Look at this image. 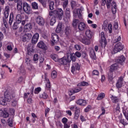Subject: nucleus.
<instances>
[{
	"label": "nucleus",
	"mask_w": 128,
	"mask_h": 128,
	"mask_svg": "<svg viewBox=\"0 0 128 128\" xmlns=\"http://www.w3.org/2000/svg\"><path fill=\"white\" fill-rule=\"evenodd\" d=\"M104 96H106V94L104 92H101L98 94V96L97 97V100H102V98H104Z\"/></svg>",
	"instance_id": "obj_36"
},
{
	"label": "nucleus",
	"mask_w": 128,
	"mask_h": 128,
	"mask_svg": "<svg viewBox=\"0 0 128 128\" xmlns=\"http://www.w3.org/2000/svg\"><path fill=\"white\" fill-rule=\"evenodd\" d=\"M38 38H40V34H38V33H36L32 38V44H36L38 42Z\"/></svg>",
	"instance_id": "obj_18"
},
{
	"label": "nucleus",
	"mask_w": 128,
	"mask_h": 128,
	"mask_svg": "<svg viewBox=\"0 0 128 128\" xmlns=\"http://www.w3.org/2000/svg\"><path fill=\"white\" fill-rule=\"evenodd\" d=\"M68 54V56H70V59H68V60H70V62H76V56L74 54H67V55Z\"/></svg>",
	"instance_id": "obj_30"
},
{
	"label": "nucleus",
	"mask_w": 128,
	"mask_h": 128,
	"mask_svg": "<svg viewBox=\"0 0 128 128\" xmlns=\"http://www.w3.org/2000/svg\"><path fill=\"white\" fill-rule=\"evenodd\" d=\"M71 32L72 30H70V27L66 26L65 30V34L66 36H68Z\"/></svg>",
	"instance_id": "obj_41"
},
{
	"label": "nucleus",
	"mask_w": 128,
	"mask_h": 128,
	"mask_svg": "<svg viewBox=\"0 0 128 128\" xmlns=\"http://www.w3.org/2000/svg\"><path fill=\"white\" fill-rule=\"evenodd\" d=\"M66 14L67 18H70V8H66Z\"/></svg>",
	"instance_id": "obj_40"
},
{
	"label": "nucleus",
	"mask_w": 128,
	"mask_h": 128,
	"mask_svg": "<svg viewBox=\"0 0 128 128\" xmlns=\"http://www.w3.org/2000/svg\"><path fill=\"white\" fill-rule=\"evenodd\" d=\"M110 98L112 102H113L114 104H117V102H118V100H120L118 96H114L112 95L110 96Z\"/></svg>",
	"instance_id": "obj_32"
},
{
	"label": "nucleus",
	"mask_w": 128,
	"mask_h": 128,
	"mask_svg": "<svg viewBox=\"0 0 128 128\" xmlns=\"http://www.w3.org/2000/svg\"><path fill=\"white\" fill-rule=\"evenodd\" d=\"M89 54L92 60H96V52L93 48L90 50Z\"/></svg>",
	"instance_id": "obj_24"
},
{
	"label": "nucleus",
	"mask_w": 128,
	"mask_h": 128,
	"mask_svg": "<svg viewBox=\"0 0 128 128\" xmlns=\"http://www.w3.org/2000/svg\"><path fill=\"white\" fill-rule=\"evenodd\" d=\"M80 24V20L78 19H74L72 21V26L74 28H76L78 27V24Z\"/></svg>",
	"instance_id": "obj_26"
},
{
	"label": "nucleus",
	"mask_w": 128,
	"mask_h": 128,
	"mask_svg": "<svg viewBox=\"0 0 128 128\" xmlns=\"http://www.w3.org/2000/svg\"><path fill=\"white\" fill-rule=\"evenodd\" d=\"M124 76H120L118 78L116 83V87L117 88H120L124 86Z\"/></svg>",
	"instance_id": "obj_6"
},
{
	"label": "nucleus",
	"mask_w": 128,
	"mask_h": 128,
	"mask_svg": "<svg viewBox=\"0 0 128 128\" xmlns=\"http://www.w3.org/2000/svg\"><path fill=\"white\" fill-rule=\"evenodd\" d=\"M108 78L110 84H114V72L109 71L108 72Z\"/></svg>",
	"instance_id": "obj_16"
},
{
	"label": "nucleus",
	"mask_w": 128,
	"mask_h": 128,
	"mask_svg": "<svg viewBox=\"0 0 128 128\" xmlns=\"http://www.w3.org/2000/svg\"><path fill=\"white\" fill-rule=\"evenodd\" d=\"M48 18L50 20V24L54 26V24L56 22V18L62 20V16H64V11L62 8L58 10H54L49 11Z\"/></svg>",
	"instance_id": "obj_1"
},
{
	"label": "nucleus",
	"mask_w": 128,
	"mask_h": 128,
	"mask_svg": "<svg viewBox=\"0 0 128 128\" xmlns=\"http://www.w3.org/2000/svg\"><path fill=\"white\" fill-rule=\"evenodd\" d=\"M68 54H67V58L66 57H63L61 58H60L58 60V62L60 64H62V66H66L68 64H70V60H68Z\"/></svg>",
	"instance_id": "obj_5"
},
{
	"label": "nucleus",
	"mask_w": 128,
	"mask_h": 128,
	"mask_svg": "<svg viewBox=\"0 0 128 128\" xmlns=\"http://www.w3.org/2000/svg\"><path fill=\"white\" fill-rule=\"evenodd\" d=\"M33 60L34 62H36V60H38V54H34Z\"/></svg>",
	"instance_id": "obj_58"
},
{
	"label": "nucleus",
	"mask_w": 128,
	"mask_h": 128,
	"mask_svg": "<svg viewBox=\"0 0 128 128\" xmlns=\"http://www.w3.org/2000/svg\"><path fill=\"white\" fill-rule=\"evenodd\" d=\"M92 110V106L88 105L86 106V108L84 109V112H88Z\"/></svg>",
	"instance_id": "obj_51"
},
{
	"label": "nucleus",
	"mask_w": 128,
	"mask_h": 128,
	"mask_svg": "<svg viewBox=\"0 0 128 128\" xmlns=\"http://www.w3.org/2000/svg\"><path fill=\"white\" fill-rule=\"evenodd\" d=\"M32 28V23L26 24L24 27V32H30Z\"/></svg>",
	"instance_id": "obj_15"
},
{
	"label": "nucleus",
	"mask_w": 128,
	"mask_h": 128,
	"mask_svg": "<svg viewBox=\"0 0 128 128\" xmlns=\"http://www.w3.org/2000/svg\"><path fill=\"white\" fill-rule=\"evenodd\" d=\"M75 56H77V58H80L82 56V54L80 52H76L75 53Z\"/></svg>",
	"instance_id": "obj_64"
},
{
	"label": "nucleus",
	"mask_w": 128,
	"mask_h": 128,
	"mask_svg": "<svg viewBox=\"0 0 128 128\" xmlns=\"http://www.w3.org/2000/svg\"><path fill=\"white\" fill-rule=\"evenodd\" d=\"M37 46L39 48H41L42 50H46V44H44V42L42 41L39 42Z\"/></svg>",
	"instance_id": "obj_29"
},
{
	"label": "nucleus",
	"mask_w": 128,
	"mask_h": 128,
	"mask_svg": "<svg viewBox=\"0 0 128 128\" xmlns=\"http://www.w3.org/2000/svg\"><path fill=\"white\" fill-rule=\"evenodd\" d=\"M30 46H32V44L28 45V46L27 48L28 54V56H32V52H34V49L32 48V47H30Z\"/></svg>",
	"instance_id": "obj_31"
},
{
	"label": "nucleus",
	"mask_w": 128,
	"mask_h": 128,
	"mask_svg": "<svg viewBox=\"0 0 128 128\" xmlns=\"http://www.w3.org/2000/svg\"><path fill=\"white\" fill-rule=\"evenodd\" d=\"M62 6L64 8H66L68 6V0H65L62 2Z\"/></svg>",
	"instance_id": "obj_47"
},
{
	"label": "nucleus",
	"mask_w": 128,
	"mask_h": 128,
	"mask_svg": "<svg viewBox=\"0 0 128 128\" xmlns=\"http://www.w3.org/2000/svg\"><path fill=\"white\" fill-rule=\"evenodd\" d=\"M36 22L38 24L39 26H44V19L42 16H38L36 18Z\"/></svg>",
	"instance_id": "obj_17"
},
{
	"label": "nucleus",
	"mask_w": 128,
	"mask_h": 128,
	"mask_svg": "<svg viewBox=\"0 0 128 128\" xmlns=\"http://www.w3.org/2000/svg\"><path fill=\"white\" fill-rule=\"evenodd\" d=\"M124 48V46L120 42H117L114 48V54H118Z\"/></svg>",
	"instance_id": "obj_4"
},
{
	"label": "nucleus",
	"mask_w": 128,
	"mask_h": 128,
	"mask_svg": "<svg viewBox=\"0 0 128 128\" xmlns=\"http://www.w3.org/2000/svg\"><path fill=\"white\" fill-rule=\"evenodd\" d=\"M40 92H42V88H40V87H38L35 88L34 94H40Z\"/></svg>",
	"instance_id": "obj_45"
},
{
	"label": "nucleus",
	"mask_w": 128,
	"mask_h": 128,
	"mask_svg": "<svg viewBox=\"0 0 128 128\" xmlns=\"http://www.w3.org/2000/svg\"><path fill=\"white\" fill-rule=\"evenodd\" d=\"M46 90H49L50 92L52 90V88H50V81H48L46 84Z\"/></svg>",
	"instance_id": "obj_42"
},
{
	"label": "nucleus",
	"mask_w": 128,
	"mask_h": 128,
	"mask_svg": "<svg viewBox=\"0 0 128 128\" xmlns=\"http://www.w3.org/2000/svg\"><path fill=\"white\" fill-rule=\"evenodd\" d=\"M71 8L72 10H74V7L76 6V2L74 1H71L70 2Z\"/></svg>",
	"instance_id": "obj_60"
},
{
	"label": "nucleus",
	"mask_w": 128,
	"mask_h": 128,
	"mask_svg": "<svg viewBox=\"0 0 128 128\" xmlns=\"http://www.w3.org/2000/svg\"><path fill=\"white\" fill-rule=\"evenodd\" d=\"M125 61L126 57H124V56H120V58L117 60L118 62V64H122V66L124 64Z\"/></svg>",
	"instance_id": "obj_27"
},
{
	"label": "nucleus",
	"mask_w": 128,
	"mask_h": 128,
	"mask_svg": "<svg viewBox=\"0 0 128 128\" xmlns=\"http://www.w3.org/2000/svg\"><path fill=\"white\" fill-rule=\"evenodd\" d=\"M6 100L4 98H0V104L2 106H6Z\"/></svg>",
	"instance_id": "obj_37"
},
{
	"label": "nucleus",
	"mask_w": 128,
	"mask_h": 128,
	"mask_svg": "<svg viewBox=\"0 0 128 128\" xmlns=\"http://www.w3.org/2000/svg\"><path fill=\"white\" fill-rule=\"evenodd\" d=\"M38 0L40 2V4H42L44 8H46V2H44V0Z\"/></svg>",
	"instance_id": "obj_55"
},
{
	"label": "nucleus",
	"mask_w": 128,
	"mask_h": 128,
	"mask_svg": "<svg viewBox=\"0 0 128 128\" xmlns=\"http://www.w3.org/2000/svg\"><path fill=\"white\" fill-rule=\"evenodd\" d=\"M78 28L80 32H84L88 28V25L84 22H81L79 24Z\"/></svg>",
	"instance_id": "obj_9"
},
{
	"label": "nucleus",
	"mask_w": 128,
	"mask_h": 128,
	"mask_svg": "<svg viewBox=\"0 0 128 128\" xmlns=\"http://www.w3.org/2000/svg\"><path fill=\"white\" fill-rule=\"evenodd\" d=\"M27 102L29 104H32V99L30 98H28L27 100Z\"/></svg>",
	"instance_id": "obj_63"
},
{
	"label": "nucleus",
	"mask_w": 128,
	"mask_h": 128,
	"mask_svg": "<svg viewBox=\"0 0 128 128\" xmlns=\"http://www.w3.org/2000/svg\"><path fill=\"white\" fill-rule=\"evenodd\" d=\"M10 114L8 112L4 111L2 110H0V116H2V118H8Z\"/></svg>",
	"instance_id": "obj_28"
},
{
	"label": "nucleus",
	"mask_w": 128,
	"mask_h": 128,
	"mask_svg": "<svg viewBox=\"0 0 128 128\" xmlns=\"http://www.w3.org/2000/svg\"><path fill=\"white\" fill-rule=\"evenodd\" d=\"M8 125L9 126L12 128L13 126L12 118H9L8 120Z\"/></svg>",
	"instance_id": "obj_46"
},
{
	"label": "nucleus",
	"mask_w": 128,
	"mask_h": 128,
	"mask_svg": "<svg viewBox=\"0 0 128 128\" xmlns=\"http://www.w3.org/2000/svg\"><path fill=\"white\" fill-rule=\"evenodd\" d=\"M57 75H58V72H56V71L53 70L52 72L51 76H52V78H54V79L56 78Z\"/></svg>",
	"instance_id": "obj_44"
},
{
	"label": "nucleus",
	"mask_w": 128,
	"mask_h": 128,
	"mask_svg": "<svg viewBox=\"0 0 128 128\" xmlns=\"http://www.w3.org/2000/svg\"><path fill=\"white\" fill-rule=\"evenodd\" d=\"M25 62L27 66H30V60L28 58H26L25 60Z\"/></svg>",
	"instance_id": "obj_61"
},
{
	"label": "nucleus",
	"mask_w": 128,
	"mask_h": 128,
	"mask_svg": "<svg viewBox=\"0 0 128 128\" xmlns=\"http://www.w3.org/2000/svg\"><path fill=\"white\" fill-rule=\"evenodd\" d=\"M120 104H118L116 108V114H120ZM115 112V114H116Z\"/></svg>",
	"instance_id": "obj_53"
},
{
	"label": "nucleus",
	"mask_w": 128,
	"mask_h": 128,
	"mask_svg": "<svg viewBox=\"0 0 128 128\" xmlns=\"http://www.w3.org/2000/svg\"><path fill=\"white\" fill-rule=\"evenodd\" d=\"M9 2H17L18 10H22V0H9Z\"/></svg>",
	"instance_id": "obj_11"
},
{
	"label": "nucleus",
	"mask_w": 128,
	"mask_h": 128,
	"mask_svg": "<svg viewBox=\"0 0 128 128\" xmlns=\"http://www.w3.org/2000/svg\"><path fill=\"white\" fill-rule=\"evenodd\" d=\"M76 104H78V106H86V104H88L86 102V100L84 99H78L76 102Z\"/></svg>",
	"instance_id": "obj_19"
},
{
	"label": "nucleus",
	"mask_w": 128,
	"mask_h": 128,
	"mask_svg": "<svg viewBox=\"0 0 128 128\" xmlns=\"http://www.w3.org/2000/svg\"><path fill=\"white\" fill-rule=\"evenodd\" d=\"M32 36V34L30 33H26L24 34L22 36V42H28L30 40Z\"/></svg>",
	"instance_id": "obj_8"
},
{
	"label": "nucleus",
	"mask_w": 128,
	"mask_h": 128,
	"mask_svg": "<svg viewBox=\"0 0 128 128\" xmlns=\"http://www.w3.org/2000/svg\"><path fill=\"white\" fill-rule=\"evenodd\" d=\"M120 122L123 124V126H126L128 124L126 122L124 119L122 118L120 120Z\"/></svg>",
	"instance_id": "obj_54"
},
{
	"label": "nucleus",
	"mask_w": 128,
	"mask_h": 128,
	"mask_svg": "<svg viewBox=\"0 0 128 128\" xmlns=\"http://www.w3.org/2000/svg\"><path fill=\"white\" fill-rule=\"evenodd\" d=\"M85 35L89 39H88L84 34H80L78 38V40L80 42H82V44H90V40L92 38L94 33L90 30H87L85 32Z\"/></svg>",
	"instance_id": "obj_2"
},
{
	"label": "nucleus",
	"mask_w": 128,
	"mask_h": 128,
	"mask_svg": "<svg viewBox=\"0 0 128 128\" xmlns=\"http://www.w3.org/2000/svg\"><path fill=\"white\" fill-rule=\"evenodd\" d=\"M4 98L7 102H10L14 98V96H12L8 92L6 91L4 94Z\"/></svg>",
	"instance_id": "obj_13"
},
{
	"label": "nucleus",
	"mask_w": 128,
	"mask_h": 128,
	"mask_svg": "<svg viewBox=\"0 0 128 128\" xmlns=\"http://www.w3.org/2000/svg\"><path fill=\"white\" fill-rule=\"evenodd\" d=\"M108 28L109 30V34H112V26L111 24H108Z\"/></svg>",
	"instance_id": "obj_50"
},
{
	"label": "nucleus",
	"mask_w": 128,
	"mask_h": 128,
	"mask_svg": "<svg viewBox=\"0 0 128 128\" xmlns=\"http://www.w3.org/2000/svg\"><path fill=\"white\" fill-rule=\"evenodd\" d=\"M18 24L16 23V22H14V25L12 26L13 30H18Z\"/></svg>",
	"instance_id": "obj_52"
},
{
	"label": "nucleus",
	"mask_w": 128,
	"mask_h": 128,
	"mask_svg": "<svg viewBox=\"0 0 128 128\" xmlns=\"http://www.w3.org/2000/svg\"><path fill=\"white\" fill-rule=\"evenodd\" d=\"M111 6H112V13L114 14H116V4L114 1H113L112 2V4L111 3Z\"/></svg>",
	"instance_id": "obj_25"
},
{
	"label": "nucleus",
	"mask_w": 128,
	"mask_h": 128,
	"mask_svg": "<svg viewBox=\"0 0 128 128\" xmlns=\"http://www.w3.org/2000/svg\"><path fill=\"white\" fill-rule=\"evenodd\" d=\"M54 1H52L50 2L49 5L50 10H54Z\"/></svg>",
	"instance_id": "obj_48"
},
{
	"label": "nucleus",
	"mask_w": 128,
	"mask_h": 128,
	"mask_svg": "<svg viewBox=\"0 0 128 128\" xmlns=\"http://www.w3.org/2000/svg\"><path fill=\"white\" fill-rule=\"evenodd\" d=\"M113 0H102V6H106L107 8H110V6H112V2Z\"/></svg>",
	"instance_id": "obj_14"
},
{
	"label": "nucleus",
	"mask_w": 128,
	"mask_h": 128,
	"mask_svg": "<svg viewBox=\"0 0 128 128\" xmlns=\"http://www.w3.org/2000/svg\"><path fill=\"white\" fill-rule=\"evenodd\" d=\"M80 70V66L78 63L75 62L72 64L71 70V72L72 74H74V72H76V70Z\"/></svg>",
	"instance_id": "obj_12"
},
{
	"label": "nucleus",
	"mask_w": 128,
	"mask_h": 128,
	"mask_svg": "<svg viewBox=\"0 0 128 128\" xmlns=\"http://www.w3.org/2000/svg\"><path fill=\"white\" fill-rule=\"evenodd\" d=\"M62 22H59L58 23V25L56 28V32L58 34L60 32V30H62Z\"/></svg>",
	"instance_id": "obj_33"
},
{
	"label": "nucleus",
	"mask_w": 128,
	"mask_h": 128,
	"mask_svg": "<svg viewBox=\"0 0 128 128\" xmlns=\"http://www.w3.org/2000/svg\"><path fill=\"white\" fill-rule=\"evenodd\" d=\"M14 22V13H10V15L8 24L10 26H12V22Z\"/></svg>",
	"instance_id": "obj_35"
},
{
	"label": "nucleus",
	"mask_w": 128,
	"mask_h": 128,
	"mask_svg": "<svg viewBox=\"0 0 128 128\" xmlns=\"http://www.w3.org/2000/svg\"><path fill=\"white\" fill-rule=\"evenodd\" d=\"M62 124H66V122H68V118H62Z\"/></svg>",
	"instance_id": "obj_62"
},
{
	"label": "nucleus",
	"mask_w": 128,
	"mask_h": 128,
	"mask_svg": "<svg viewBox=\"0 0 128 128\" xmlns=\"http://www.w3.org/2000/svg\"><path fill=\"white\" fill-rule=\"evenodd\" d=\"M82 88H77L74 89H72L69 91V96H72L74 94H76V92H80Z\"/></svg>",
	"instance_id": "obj_22"
},
{
	"label": "nucleus",
	"mask_w": 128,
	"mask_h": 128,
	"mask_svg": "<svg viewBox=\"0 0 128 128\" xmlns=\"http://www.w3.org/2000/svg\"><path fill=\"white\" fill-rule=\"evenodd\" d=\"M122 37L120 36H117L114 40V44H118V42H120Z\"/></svg>",
	"instance_id": "obj_49"
},
{
	"label": "nucleus",
	"mask_w": 128,
	"mask_h": 128,
	"mask_svg": "<svg viewBox=\"0 0 128 128\" xmlns=\"http://www.w3.org/2000/svg\"><path fill=\"white\" fill-rule=\"evenodd\" d=\"M48 98V95L46 92H44L42 94L40 95V98H43V100H46Z\"/></svg>",
	"instance_id": "obj_38"
},
{
	"label": "nucleus",
	"mask_w": 128,
	"mask_h": 128,
	"mask_svg": "<svg viewBox=\"0 0 128 128\" xmlns=\"http://www.w3.org/2000/svg\"><path fill=\"white\" fill-rule=\"evenodd\" d=\"M32 6L33 10L38 9V4L36 2H32Z\"/></svg>",
	"instance_id": "obj_43"
},
{
	"label": "nucleus",
	"mask_w": 128,
	"mask_h": 128,
	"mask_svg": "<svg viewBox=\"0 0 128 128\" xmlns=\"http://www.w3.org/2000/svg\"><path fill=\"white\" fill-rule=\"evenodd\" d=\"M78 86H88V82L86 81H82L78 84Z\"/></svg>",
	"instance_id": "obj_34"
},
{
	"label": "nucleus",
	"mask_w": 128,
	"mask_h": 128,
	"mask_svg": "<svg viewBox=\"0 0 128 128\" xmlns=\"http://www.w3.org/2000/svg\"><path fill=\"white\" fill-rule=\"evenodd\" d=\"M100 36H101L102 40H104V46H106V36L104 35V32H101Z\"/></svg>",
	"instance_id": "obj_39"
},
{
	"label": "nucleus",
	"mask_w": 128,
	"mask_h": 128,
	"mask_svg": "<svg viewBox=\"0 0 128 128\" xmlns=\"http://www.w3.org/2000/svg\"><path fill=\"white\" fill-rule=\"evenodd\" d=\"M118 68V64L116 63L110 66L109 72H114L115 70H116Z\"/></svg>",
	"instance_id": "obj_21"
},
{
	"label": "nucleus",
	"mask_w": 128,
	"mask_h": 128,
	"mask_svg": "<svg viewBox=\"0 0 128 128\" xmlns=\"http://www.w3.org/2000/svg\"><path fill=\"white\" fill-rule=\"evenodd\" d=\"M101 112H102L100 114V116H104V114H106V109L104 108V107L102 106L101 108Z\"/></svg>",
	"instance_id": "obj_57"
},
{
	"label": "nucleus",
	"mask_w": 128,
	"mask_h": 128,
	"mask_svg": "<svg viewBox=\"0 0 128 128\" xmlns=\"http://www.w3.org/2000/svg\"><path fill=\"white\" fill-rule=\"evenodd\" d=\"M10 14V6H6L5 10L4 12V16L2 17L3 22L5 28H8V22H6V18H8V14Z\"/></svg>",
	"instance_id": "obj_3"
},
{
	"label": "nucleus",
	"mask_w": 128,
	"mask_h": 128,
	"mask_svg": "<svg viewBox=\"0 0 128 128\" xmlns=\"http://www.w3.org/2000/svg\"><path fill=\"white\" fill-rule=\"evenodd\" d=\"M80 110L78 108H76V110L74 113V119L76 120H78V118H80Z\"/></svg>",
	"instance_id": "obj_20"
},
{
	"label": "nucleus",
	"mask_w": 128,
	"mask_h": 128,
	"mask_svg": "<svg viewBox=\"0 0 128 128\" xmlns=\"http://www.w3.org/2000/svg\"><path fill=\"white\" fill-rule=\"evenodd\" d=\"M58 36L56 34H52V44L54 46V42H58L59 40Z\"/></svg>",
	"instance_id": "obj_23"
},
{
	"label": "nucleus",
	"mask_w": 128,
	"mask_h": 128,
	"mask_svg": "<svg viewBox=\"0 0 128 128\" xmlns=\"http://www.w3.org/2000/svg\"><path fill=\"white\" fill-rule=\"evenodd\" d=\"M23 6V10L24 11L28 14H30V6L26 2H24L22 4Z\"/></svg>",
	"instance_id": "obj_7"
},
{
	"label": "nucleus",
	"mask_w": 128,
	"mask_h": 128,
	"mask_svg": "<svg viewBox=\"0 0 128 128\" xmlns=\"http://www.w3.org/2000/svg\"><path fill=\"white\" fill-rule=\"evenodd\" d=\"M26 20H23L22 18V15L20 14H18L16 16V22L17 24H22V26H24L26 24Z\"/></svg>",
	"instance_id": "obj_10"
},
{
	"label": "nucleus",
	"mask_w": 128,
	"mask_h": 128,
	"mask_svg": "<svg viewBox=\"0 0 128 128\" xmlns=\"http://www.w3.org/2000/svg\"><path fill=\"white\" fill-rule=\"evenodd\" d=\"M50 57L53 60H54L55 62L56 60V54H52L50 56Z\"/></svg>",
	"instance_id": "obj_56"
},
{
	"label": "nucleus",
	"mask_w": 128,
	"mask_h": 128,
	"mask_svg": "<svg viewBox=\"0 0 128 128\" xmlns=\"http://www.w3.org/2000/svg\"><path fill=\"white\" fill-rule=\"evenodd\" d=\"M98 74L99 72L98 70H94L92 72V76H98Z\"/></svg>",
	"instance_id": "obj_59"
}]
</instances>
